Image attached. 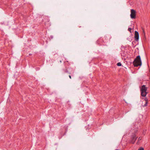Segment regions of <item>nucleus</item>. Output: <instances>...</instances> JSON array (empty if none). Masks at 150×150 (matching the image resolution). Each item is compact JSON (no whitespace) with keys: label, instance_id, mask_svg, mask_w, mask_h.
I'll list each match as a JSON object with an SVG mask.
<instances>
[{"label":"nucleus","instance_id":"1","mask_svg":"<svg viewBox=\"0 0 150 150\" xmlns=\"http://www.w3.org/2000/svg\"><path fill=\"white\" fill-rule=\"evenodd\" d=\"M133 63L134 66L135 67H137L142 65L141 57L139 55L137 56L134 60Z\"/></svg>","mask_w":150,"mask_h":150},{"label":"nucleus","instance_id":"2","mask_svg":"<svg viewBox=\"0 0 150 150\" xmlns=\"http://www.w3.org/2000/svg\"><path fill=\"white\" fill-rule=\"evenodd\" d=\"M147 89V88L144 85H143L142 86L141 88L140 89L141 94L142 97H145L147 94L146 91Z\"/></svg>","mask_w":150,"mask_h":150},{"label":"nucleus","instance_id":"3","mask_svg":"<svg viewBox=\"0 0 150 150\" xmlns=\"http://www.w3.org/2000/svg\"><path fill=\"white\" fill-rule=\"evenodd\" d=\"M137 131H135L134 133L133 134L131 137V140L130 142L133 144H134L137 138V137H136V133H137Z\"/></svg>","mask_w":150,"mask_h":150},{"label":"nucleus","instance_id":"4","mask_svg":"<svg viewBox=\"0 0 150 150\" xmlns=\"http://www.w3.org/2000/svg\"><path fill=\"white\" fill-rule=\"evenodd\" d=\"M136 12L135 10L133 9L131 10L130 17L132 18H136Z\"/></svg>","mask_w":150,"mask_h":150},{"label":"nucleus","instance_id":"5","mask_svg":"<svg viewBox=\"0 0 150 150\" xmlns=\"http://www.w3.org/2000/svg\"><path fill=\"white\" fill-rule=\"evenodd\" d=\"M139 35L138 32L136 31H135L134 33L135 40L137 41H138L139 39Z\"/></svg>","mask_w":150,"mask_h":150},{"label":"nucleus","instance_id":"6","mask_svg":"<svg viewBox=\"0 0 150 150\" xmlns=\"http://www.w3.org/2000/svg\"><path fill=\"white\" fill-rule=\"evenodd\" d=\"M144 100L146 102L145 104L144 105H142V106L144 107H145L147 106V105L148 102V100L146 98H144Z\"/></svg>","mask_w":150,"mask_h":150},{"label":"nucleus","instance_id":"7","mask_svg":"<svg viewBox=\"0 0 150 150\" xmlns=\"http://www.w3.org/2000/svg\"><path fill=\"white\" fill-rule=\"evenodd\" d=\"M63 71L64 73H68V71L67 70V69H63Z\"/></svg>","mask_w":150,"mask_h":150},{"label":"nucleus","instance_id":"8","mask_svg":"<svg viewBox=\"0 0 150 150\" xmlns=\"http://www.w3.org/2000/svg\"><path fill=\"white\" fill-rule=\"evenodd\" d=\"M146 130H144L143 131V132H142V134L143 135H145V134H146Z\"/></svg>","mask_w":150,"mask_h":150},{"label":"nucleus","instance_id":"9","mask_svg":"<svg viewBox=\"0 0 150 150\" xmlns=\"http://www.w3.org/2000/svg\"><path fill=\"white\" fill-rule=\"evenodd\" d=\"M117 65L118 66H121V64L120 62H118L117 64Z\"/></svg>","mask_w":150,"mask_h":150},{"label":"nucleus","instance_id":"10","mask_svg":"<svg viewBox=\"0 0 150 150\" xmlns=\"http://www.w3.org/2000/svg\"><path fill=\"white\" fill-rule=\"evenodd\" d=\"M132 30V29L130 28H128V30L131 33V30Z\"/></svg>","mask_w":150,"mask_h":150},{"label":"nucleus","instance_id":"11","mask_svg":"<svg viewBox=\"0 0 150 150\" xmlns=\"http://www.w3.org/2000/svg\"><path fill=\"white\" fill-rule=\"evenodd\" d=\"M138 150H144V149L143 147H140L139 148Z\"/></svg>","mask_w":150,"mask_h":150},{"label":"nucleus","instance_id":"12","mask_svg":"<svg viewBox=\"0 0 150 150\" xmlns=\"http://www.w3.org/2000/svg\"><path fill=\"white\" fill-rule=\"evenodd\" d=\"M142 139V138L141 137H139V138H138V141H140Z\"/></svg>","mask_w":150,"mask_h":150},{"label":"nucleus","instance_id":"13","mask_svg":"<svg viewBox=\"0 0 150 150\" xmlns=\"http://www.w3.org/2000/svg\"><path fill=\"white\" fill-rule=\"evenodd\" d=\"M69 78H70V79H71V76L70 75H69Z\"/></svg>","mask_w":150,"mask_h":150},{"label":"nucleus","instance_id":"14","mask_svg":"<svg viewBox=\"0 0 150 150\" xmlns=\"http://www.w3.org/2000/svg\"><path fill=\"white\" fill-rule=\"evenodd\" d=\"M115 150H120L119 149H116Z\"/></svg>","mask_w":150,"mask_h":150}]
</instances>
